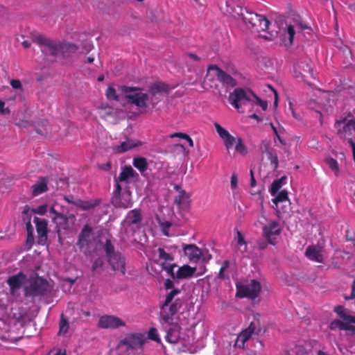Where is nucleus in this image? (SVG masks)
I'll use <instances>...</instances> for the list:
<instances>
[{"label":"nucleus","instance_id":"nucleus-1","mask_svg":"<svg viewBox=\"0 0 355 355\" xmlns=\"http://www.w3.org/2000/svg\"><path fill=\"white\" fill-rule=\"evenodd\" d=\"M180 289H174L166 295L164 302L160 305L159 322L171 327L166 331L165 339L170 343H177L180 338V327L174 323V315L182 306V300L180 298L174 300L180 293Z\"/></svg>","mask_w":355,"mask_h":355},{"label":"nucleus","instance_id":"nucleus-2","mask_svg":"<svg viewBox=\"0 0 355 355\" xmlns=\"http://www.w3.org/2000/svg\"><path fill=\"white\" fill-rule=\"evenodd\" d=\"M120 90L125 94V99L129 103L139 108H146L148 106L149 95L143 92L142 88L123 85Z\"/></svg>","mask_w":355,"mask_h":355},{"label":"nucleus","instance_id":"nucleus-3","mask_svg":"<svg viewBox=\"0 0 355 355\" xmlns=\"http://www.w3.org/2000/svg\"><path fill=\"white\" fill-rule=\"evenodd\" d=\"M245 10L246 15L241 12L240 16L245 24L250 26L249 28L259 33L268 29L270 23L264 15L249 12L246 9Z\"/></svg>","mask_w":355,"mask_h":355},{"label":"nucleus","instance_id":"nucleus-4","mask_svg":"<svg viewBox=\"0 0 355 355\" xmlns=\"http://www.w3.org/2000/svg\"><path fill=\"white\" fill-rule=\"evenodd\" d=\"M256 95L250 89L236 88L229 96L230 103L238 110L243 105H253Z\"/></svg>","mask_w":355,"mask_h":355},{"label":"nucleus","instance_id":"nucleus-5","mask_svg":"<svg viewBox=\"0 0 355 355\" xmlns=\"http://www.w3.org/2000/svg\"><path fill=\"white\" fill-rule=\"evenodd\" d=\"M50 291L49 284L47 280L37 277L32 280L29 286L24 287L26 297H43Z\"/></svg>","mask_w":355,"mask_h":355},{"label":"nucleus","instance_id":"nucleus-6","mask_svg":"<svg viewBox=\"0 0 355 355\" xmlns=\"http://www.w3.org/2000/svg\"><path fill=\"white\" fill-rule=\"evenodd\" d=\"M33 42L39 44L42 53L46 55H57L60 53V42L52 40L44 37L42 35H35L33 38Z\"/></svg>","mask_w":355,"mask_h":355},{"label":"nucleus","instance_id":"nucleus-7","mask_svg":"<svg viewBox=\"0 0 355 355\" xmlns=\"http://www.w3.org/2000/svg\"><path fill=\"white\" fill-rule=\"evenodd\" d=\"M236 296L239 297H248L250 299H255L258 297L261 286L256 279L251 280L250 283L246 285L236 284Z\"/></svg>","mask_w":355,"mask_h":355},{"label":"nucleus","instance_id":"nucleus-8","mask_svg":"<svg viewBox=\"0 0 355 355\" xmlns=\"http://www.w3.org/2000/svg\"><path fill=\"white\" fill-rule=\"evenodd\" d=\"M146 342L144 336L141 334H128L121 340V345H125L128 349H137L141 348Z\"/></svg>","mask_w":355,"mask_h":355},{"label":"nucleus","instance_id":"nucleus-9","mask_svg":"<svg viewBox=\"0 0 355 355\" xmlns=\"http://www.w3.org/2000/svg\"><path fill=\"white\" fill-rule=\"evenodd\" d=\"M261 332V328H257L256 324L252 322L249 327L243 330L238 336L235 345L239 348H244L245 343L253 334L259 335Z\"/></svg>","mask_w":355,"mask_h":355},{"label":"nucleus","instance_id":"nucleus-10","mask_svg":"<svg viewBox=\"0 0 355 355\" xmlns=\"http://www.w3.org/2000/svg\"><path fill=\"white\" fill-rule=\"evenodd\" d=\"M98 325L103 329H116L125 326V322L117 316L104 315L99 318Z\"/></svg>","mask_w":355,"mask_h":355},{"label":"nucleus","instance_id":"nucleus-11","mask_svg":"<svg viewBox=\"0 0 355 355\" xmlns=\"http://www.w3.org/2000/svg\"><path fill=\"white\" fill-rule=\"evenodd\" d=\"M263 235L268 240L269 244L275 245L276 241L273 236H278L282 232V227L278 221L274 220L263 227Z\"/></svg>","mask_w":355,"mask_h":355},{"label":"nucleus","instance_id":"nucleus-12","mask_svg":"<svg viewBox=\"0 0 355 355\" xmlns=\"http://www.w3.org/2000/svg\"><path fill=\"white\" fill-rule=\"evenodd\" d=\"M109 265L113 271L119 273L121 275H125L126 272L125 269V259L121 253H116L111 257L107 259Z\"/></svg>","mask_w":355,"mask_h":355},{"label":"nucleus","instance_id":"nucleus-13","mask_svg":"<svg viewBox=\"0 0 355 355\" xmlns=\"http://www.w3.org/2000/svg\"><path fill=\"white\" fill-rule=\"evenodd\" d=\"M112 203L116 208L128 209L132 205V195L130 190L112 196Z\"/></svg>","mask_w":355,"mask_h":355},{"label":"nucleus","instance_id":"nucleus-14","mask_svg":"<svg viewBox=\"0 0 355 355\" xmlns=\"http://www.w3.org/2000/svg\"><path fill=\"white\" fill-rule=\"evenodd\" d=\"M334 128L338 137L345 139L347 137L352 135V130H353L352 119L347 120L344 118L341 120H337L334 123Z\"/></svg>","mask_w":355,"mask_h":355},{"label":"nucleus","instance_id":"nucleus-15","mask_svg":"<svg viewBox=\"0 0 355 355\" xmlns=\"http://www.w3.org/2000/svg\"><path fill=\"white\" fill-rule=\"evenodd\" d=\"M26 280V275L22 272L10 276L7 279V284L10 287V292L12 295H15L21 288Z\"/></svg>","mask_w":355,"mask_h":355},{"label":"nucleus","instance_id":"nucleus-16","mask_svg":"<svg viewBox=\"0 0 355 355\" xmlns=\"http://www.w3.org/2000/svg\"><path fill=\"white\" fill-rule=\"evenodd\" d=\"M34 223H35L37 233L38 234L37 242L40 245H44L47 240L48 234L47 220L35 217Z\"/></svg>","mask_w":355,"mask_h":355},{"label":"nucleus","instance_id":"nucleus-17","mask_svg":"<svg viewBox=\"0 0 355 355\" xmlns=\"http://www.w3.org/2000/svg\"><path fill=\"white\" fill-rule=\"evenodd\" d=\"M305 256L311 261L318 263L324 262V257L322 254V248L319 245H309L305 251Z\"/></svg>","mask_w":355,"mask_h":355},{"label":"nucleus","instance_id":"nucleus-18","mask_svg":"<svg viewBox=\"0 0 355 355\" xmlns=\"http://www.w3.org/2000/svg\"><path fill=\"white\" fill-rule=\"evenodd\" d=\"M185 256L190 261L197 262L202 255V251L195 244H187L183 247Z\"/></svg>","mask_w":355,"mask_h":355},{"label":"nucleus","instance_id":"nucleus-19","mask_svg":"<svg viewBox=\"0 0 355 355\" xmlns=\"http://www.w3.org/2000/svg\"><path fill=\"white\" fill-rule=\"evenodd\" d=\"M353 322H349L347 320L341 321L336 319L330 322L329 327L331 331L338 329L340 330L349 331L353 334H355V325H353Z\"/></svg>","mask_w":355,"mask_h":355},{"label":"nucleus","instance_id":"nucleus-20","mask_svg":"<svg viewBox=\"0 0 355 355\" xmlns=\"http://www.w3.org/2000/svg\"><path fill=\"white\" fill-rule=\"evenodd\" d=\"M92 229L87 225L82 229L77 242V245L80 250L88 246L90 243V237Z\"/></svg>","mask_w":355,"mask_h":355},{"label":"nucleus","instance_id":"nucleus-21","mask_svg":"<svg viewBox=\"0 0 355 355\" xmlns=\"http://www.w3.org/2000/svg\"><path fill=\"white\" fill-rule=\"evenodd\" d=\"M212 69L216 70L217 78L223 84L232 87L236 85V80L234 79L230 75L227 74L226 72L220 69L218 67L214 66L212 67Z\"/></svg>","mask_w":355,"mask_h":355},{"label":"nucleus","instance_id":"nucleus-22","mask_svg":"<svg viewBox=\"0 0 355 355\" xmlns=\"http://www.w3.org/2000/svg\"><path fill=\"white\" fill-rule=\"evenodd\" d=\"M196 271V267L184 264L178 268L175 272V277L178 279H189L193 276Z\"/></svg>","mask_w":355,"mask_h":355},{"label":"nucleus","instance_id":"nucleus-23","mask_svg":"<svg viewBox=\"0 0 355 355\" xmlns=\"http://www.w3.org/2000/svg\"><path fill=\"white\" fill-rule=\"evenodd\" d=\"M138 176V173L132 168L131 166H124L122 168L119 175L116 178L118 182H125L128 183L129 178H137Z\"/></svg>","mask_w":355,"mask_h":355},{"label":"nucleus","instance_id":"nucleus-24","mask_svg":"<svg viewBox=\"0 0 355 355\" xmlns=\"http://www.w3.org/2000/svg\"><path fill=\"white\" fill-rule=\"evenodd\" d=\"M77 207L83 211H88L94 209L101 203L100 199H91L89 200H83L78 199Z\"/></svg>","mask_w":355,"mask_h":355},{"label":"nucleus","instance_id":"nucleus-25","mask_svg":"<svg viewBox=\"0 0 355 355\" xmlns=\"http://www.w3.org/2000/svg\"><path fill=\"white\" fill-rule=\"evenodd\" d=\"M47 190V180L43 177L40 178L38 182L32 186V194L33 196H39Z\"/></svg>","mask_w":355,"mask_h":355},{"label":"nucleus","instance_id":"nucleus-26","mask_svg":"<svg viewBox=\"0 0 355 355\" xmlns=\"http://www.w3.org/2000/svg\"><path fill=\"white\" fill-rule=\"evenodd\" d=\"M296 70L298 71L302 77H306L308 74L311 76H313L310 60H305L297 63Z\"/></svg>","mask_w":355,"mask_h":355},{"label":"nucleus","instance_id":"nucleus-27","mask_svg":"<svg viewBox=\"0 0 355 355\" xmlns=\"http://www.w3.org/2000/svg\"><path fill=\"white\" fill-rule=\"evenodd\" d=\"M75 220L74 215L66 216L62 214H57V216L53 218V220L56 223L57 225L62 227L63 229H67L69 227L67 223L69 220L73 222Z\"/></svg>","mask_w":355,"mask_h":355},{"label":"nucleus","instance_id":"nucleus-28","mask_svg":"<svg viewBox=\"0 0 355 355\" xmlns=\"http://www.w3.org/2000/svg\"><path fill=\"white\" fill-rule=\"evenodd\" d=\"M169 89L168 85L163 82H155L149 87V92L153 95L162 92H168Z\"/></svg>","mask_w":355,"mask_h":355},{"label":"nucleus","instance_id":"nucleus-29","mask_svg":"<svg viewBox=\"0 0 355 355\" xmlns=\"http://www.w3.org/2000/svg\"><path fill=\"white\" fill-rule=\"evenodd\" d=\"M175 188L179 191V193L175 196L174 202L180 207L187 205L189 203V195L184 190L180 189V186H176Z\"/></svg>","mask_w":355,"mask_h":355},{"label":"nucleus","instance_id":"nucleus-30","mask_svg":"<svg viewBox=\"0 0 355 355\" xmlns=\"http://www.w3.org/2000/svg\"><path fill=\"white\" fill-rule=\"evenodd\" d=\"M132 164L141 174L146 171L148 166L147 159L144 157H134Z\"/></svg>","mask_w":355,"mask_h":355},{"label":"nucleus","instance_id":"nucleus-31","mask_svg":"<svg viewBox=\"0 0 355 355\" xmlns=\"http://www.w3.org/2000/svg\"><path fill=\"white\" fill-rule=\"evenodd\" d=\"M78 49V46L74 44L63 42L60 44V53L64 56H69Z\"/></svg>","mask_w":355,"mask_h":355},{"label":"nucleus","instance_id":"nucleus-32","mask_svg":"<svg viewBox=\"0 0 355 355\" xmlns=\"http://www.w3.org/2000/svg\"><path fill=\"white\" fill-rule=\"evenodd\" d=\"M142 220L141 214L139 209L130 210L127 215L126 220L130 224H138Z\"/></svg>","mask_w":355,"mask_h":355},{"label":"nucleus","instance_id":"nucleus-33","mask_svg":"<svg viewBox=\"0 0 355 355\" xmlns=\"http://www.w3.org/2000/svg\"><path fill=\"white\" fill-rule=\"evenodd\" d=\"M135 147V144L133 141L127 140L122 142L120 145L116 146L113 148L114 151L116 153H123Z\"/></svg>","mask_w":355,"mask_h":355},{"label":"nucleus","instance_id":"nucleus-34","mask_svg":"<svg viewBox=\"0 0 355 355\" xmlns=\"http://www.w3.org/2000/svg\"><path fill=\"white\" fill-rule=\"evenodd\" d=\"M334 312L336 313L343 320L355 323V316L347 314L343 306H337L334 308Z\"/></svg>","mask_w":355,"mask_h":355},{"label":"nucleus","instance_id":"nucleus-35","mask_svg":"<svg viewBox=\"0 0 355 355\" xmlns=\"http://www.w3.org/2000/svg\"><path fill=\"white\" fill-rule=\"evenodd\" d=\"M30 207L28 206H25L23 211V219L24 220H26V230L27 233H33V227L31 223V214H30Z\"/></svg>","mask_w":355,"mask_h":355},{"label":"nucleus","instance_id":"nucleus-36","mask_svg":"<svg viewBox=\"0 0 355 355\" xmlns=\"http://www.w3.org/2000/svg\"><path fill=\"white\" fill-rule=\"evenodd\" d=\"M98 114L101 118L105 120L114 116V108L110 106H105L99 108Z\"/></svg>","mask_w":355,"mask_h":355},{"label":"nucleus","instance_id":"nucleus-37","mask_svg":"<svg viewBox=\"0 0 355 355\" xmlns=\"http://www.w3.org/2000/svg\"><path fill=\"white\" fill-rule=\"evenodd\" d=\"M69 325L68 322L67 318L64 315L63 313L61 314L60 320L59 323V331L58 335H64L69 329Z\"/></svg>","mask_w":355,"mask_h":355},{"label":"nucleus","instance_id":"nucleus-38","mask_svg":"<svg viewBox=\"0 0 355 355\" xmlns=\"http://www.w3.org/2000/svg\"><path fill=\"white\" fill-rule=\"evenodd\" d=\"M286 180V177H282L280 179L275 180L272 182L270 192L272 196H275L278 191L281 189L282 187V182Z\"/></svg>","mask_w":355,"mask_h":355},{"label":"nucleus","instance_id":"nucleus-39","mask_svg":"<svg viewBox=\"0 0 355 355\" xmlns=\"http://www.w3.org/2000/svg\"><path fill=\"white\" fill-rule=\"evenodd\" d=\"M266 156L271 165H272L273 169H277L279 166V160L275 149H272L271 151L267 153Z\"/></svg>","mask_w":355,"mask_h":355},{"label":"nucleus","instance_id":"nucleus-40","mask_svg":"<svg viewBox=\"0 0 355 355\" xmlns=\"http://www.w3.org/2000/svg\"><path fill=\"white\" fill-rule=\"evenodd\" d=\"M103 248L107 259L116 253H119V252L114 251V247L110 239L106 240Z\"/></svg>","mask_w":355,"mask_h":355},{"label":"nucleus","instance_id":"nucleus-41","mask_svg":"<svg viewBox=\"0 0 355 355\" xmlns=\"http://www.w3.org/2000/svg\"><path fill=\"white\" fill-rule=\"evenodd\" d=\"M157 252L159 259L164 261L163 263H166L167 261H172L174 259L173 256L166 252L164 248H159L157 249Z\"/></svg>","mask_w":355,"mask_h":355},{"label":"nucleus","instance_id":"nucleus-42","mask_svg":"<svg viewBox=\"0 0 355 355\" xmlns=\"http://www.w3.org/2000/svg\"><path fill=\"white\" fill-rule=\"evenodd\" d=\"M162 268L165 270L172 279H176L175 272H174V268L177 267L176 263L172 264H166V263H161Z\"/></svg>","mask_w":355,"mask_h":355},{"label":"nucleus","instance_id":"nucleus-43","mask_svg":"<svg viewBox=\"0 0 355 355\" xmlns=\"http://www.w3.org/2000/svg\"><path fill=\"white\" fill-rule=\"evenodd\" d=\"M288 200V192L285 190L281 191L279 194L273 199L274 204L277 206L279 202H283Z\"/></svg>","mask_w":355,"mask_h":355},{"label":"nucleus","instance_id":"nucleus-44","mask_svg":"<svg viewBox=\"0 0 355 355\" xmlns=\"http://www.w3.org/2000/svg\"><path fill=\"white\" fill-rule=\"evenodd\" d=\"M326 163L329 168H331V170L337 175L339 173V166L337 160L330 157L327 159Z\"/></svg>","mask_w":355,"mask_h":355},{"label":"nucleus","instance_id":"nucleus-45","mask_svg":"<svg viewBox=\"0 0 355 355\" xmlns=\"http://www.w3.org/2000/svg\"><path fill=\"white\" fill-rule=\"evenodd\" d=\"M235 150L241 155L247 154V148L241 137L237 138V141L235 144Z\"/></svg>","mask_w":355,"mask_h":355},{"label":"nucleus","instance_id":"nucleus-46","mask_svg":"<svg viewBox=\"0 0 355 355\" xmlns=\"http://www.w3.org/2000/svg\"><path fill=\"white\" fill-rule=\"evenodd\" d=\"M214 125L218 135L223 140L224 139V138L227 137L229 135H230V132L226 129L223 128L217 122H215Z\"/></svg>","mask_w":355,"mask_h":355},{"label":"nucleus","instance_id":"nucleus-47","mask_svg":"<svg viewBox=\"0 0 355 355\" xmlns=\"http://www.w3.org/2000/svg\"><path fill=\"white\" fill-rule=\"evenodd\" d=\"M237 138L229 135L227 137L224 138L223 142L227 149H230L236 144Z\"/></svg>","mask_w":355,"mask_h":355},{"label":"nucleus","instance_id":"nucleus-48","mask_svg":"<svg viewBox=\"0 0 355 355\" xmlns=\"http://www.w3.org/2000/svg\"><path fill=\"white\" fill-rule=\"evenodd\" d=\"M148 337L152 340L156 341L157 343L160 342V338L159 337L157 330L155 327H152L149 329Z\"/></svg>","mask_w":355,"mask_h":355},{"label":"nucleus","instance_id":"nucleus-49","mask_svg":"<svg viewBox=\"0 0 355 355\" xmlns=\"http://www.w3.org/2000/svg\"><path fill=\"white\" fill-rule=\"evenodd\" d=\"M106 96L110 100L119 101V96L116 93V90L112 87H108L106 91Z\"/></svg>","mask_w":355,"mask_h":355},{"label":"nucleus","instance_id":"nucleus-50","mask_svg":"<svg viewBox=\"0 0 355 355\" xmlns=\"http://www.w3.org/2000/svg\"><path fill=\"white\" fill-rule=\"evenodd\" d=\"M260 149L262 153L266 155L271 151L273 148L270 147V143L266 140H262L260 144Z\"/></svg>","mask_w":355,"mask_h":355},{"label":"nucleus","instance_id":"nucleus-51","mask_svg":"<svg viewBox=\"0 0 355 355\" xmlns=\"http://www.w3.org/2000/svg\"><path fill=\"white\" fill-rule=\"evenodd\" d=\"M93 48V45L89 40H84L82 44V51L81 53H89Z\"/></svg>","mask_w":355,"mask_h":355},{"label":"nucleus","instance_id":"nucleus-52","mask_svg":"<svg viewBox=\"0 0 355 355\" xmlns=\"http://www.w3.org/2000/svg\"><path fill=\"white\" fill-rule=\"evenodd\" d=\"M254 103H255L256 105H259L263 111H266L268 108L267 101H262L257 96L254 98Z\"/></svg>","mask_w":355,"mask_h":355},{"label":"nucleus","instance_id":"nucleus-53","mask_svg":"<svg viewBox=\"0 0 355 355\" xmlns=\"http://www.w3.org/2000/svg\"><path fill=\"white\" fill-rule=\"evenodd\" d=\"M103 265V260L101 258H97L94 260L92 266V271L95 272L98 268H100Z\"/></svg>","mask_w":355,"mask_h":355},{"label":"nucleus","instance_id":"nucleus-54","mask_svg":"<svg viewBox=\"0 0 355 355\" xmlns=\"http://www.w3.org/2000/svg\"><path fill=\"white\" fill-rule=\"evenodd\" d=\"M32 212L40 214V215H44L47 211V205H43L37 207L36 209H33L31 210Z\"/></svg>","mask_w":355,"mask_h":355},{"label":"nucleus","instance_id":"nucleus-55","mask_svg":"<svg viewBox=\"0 0 355 355\" xmlns=\"http://www.w3.org/2000/svg\"><path fill=\"white\" fill-rule=\"evenodd\" d=\"M114 181H115V185H114L115 188L113 191L112 196L119 195V194L123 193L121 186L119 184L120 182L117 181L116 177L114 178Z\"/></svg>","mask_w":355,"mask_h":355},{"label":"nucleus","instance_id":"nucleus-56","mask_svg":"<svg viewBox=\"0 0 355 355\" xmlns=\"http://www.w3.org/2000/svg\"><path fill=\"white\" fill-rule=\"evenodd\" d=\"M78 198H74L72 195H68L64 196V200L69 204L73 205L77 207V202Z\"/></svg>","mask_w":355,"mask_h":355},{"label":"nucleus","instance_id":"nucleus-57","mask_svg":"<svg viewBox=\"0 0 355 355\" xmlns=\"http://www.w3.org/2000/svg\"><path fill=\"white\" fill-rule=\"evenodd\" d=\"M287 33H288V34L289 35L290 43L292 44L293 41L294 35L295 34V31L293 26H292V25H288V27H287Z\"/></svg>","mask_w":355,"mask_h":355},{"label":"nucleus","instance_id":"nucleus-58","mask_svg":"<svg viewBox=\"0 0 355 355\" xmlns=\"http://www.w3.org/2000/svg\"><path fill=\"white\" fill-rule=\"evenodd\" d=\"M164 287L166 290L172 289L171 291H172L174 289H178L177 288H174V283L173 280H171V279H166L164 281Z\"/></svg>","mask_w":355,"mask_h":355},{"label":"nucleus","instance_id":"nucleus-59","mask_svg":"<svg viewBox=\"0 0 355 355\" xmlns=\"http://www.w3.org/2000/svg\"><path fill=\"white\" fill-rule=\"evenodd\" d=\"M171 223L168 221H166L164 223H162V225H161V227L162 228V232H163V234L166 236H168V230H169V228L171 227Z\"/></svg>","mask_w":355,"mask_h":355},{"label":"nucleus","instance_id":"nucleus-60","mask_svg":"<svg viewBox=\"0 0 355 355\" xmlns=\"http://www.w3.org/2000/svg\"><path fill=\"white\" fill-rule=\"evenodd\" d=\"M10 85L14 89H21L22 87L21 81L19 80H17V79L11 80Z\"/></svg>","mask_w":355,"mask_h":355},{"label":"nucleus","instance_id":"nucleus-61","mask_svg":"<svg viewBox=\"0 0 355 355\" xmlns=\"http://www.w3.org/2000/svg\"><path fill=\"white\" fill-rule=\"evenodd\" d=\"M268 241H266L263 239H259L257 241V245H258V248L259 250H265L267 246H268Z\"/></svg>","mask_w":355,"mask_h":355},{"label":"nucleus","instance_id":"nucleus-62","mask_svg":"<svg viewBox=\"0 0 355 355\" xmlns=\"http://www.w3.org/2000/svg\"><path fill=\"white\" fill-rule=\"evenodd\" d=\"M10 110L8 107H5V103L0 100V113L1 114H10Z\"/></svg>","mask_w":355,"mask_h":355},{"label":"nucleus","instance_id":"nucleus-63","mask_svg":"<svg viewBox=\"0 0 355 355\" xmlns=\"http://www.w3.org/2000/svg\"><path fill=\"white\" fill-rule=\"evenodd\" d=\"M271 127H272V129L277 137V139H278V141L282 144V145H285V141L282 139V138L280 137V135H279L278 133V131L277 130V128L273 125L272 123H271Z\"/></svg>","mask_w":355,"mask_h":355},{"label":"nucleus","instance_id":"nucleus-64","mask_svg":"<svg viewBox=\"0 0 355 355\" xmlns=\"http://www.w3.org/2000/svg\"><path fill=\"white\" fill-rule=\"evenodd\" d=\"M201 258L203 262H208L211 259L212 257L211 254L209 253L208 250H207L205 253L202 252Z\"/></svg>","mask_w":355,"mask_h":355}]
</instances>
